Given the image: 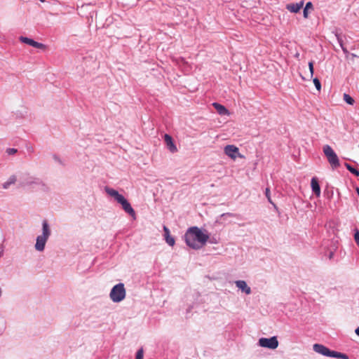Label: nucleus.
I'll return each instance as SVG.
<instances>
[{"mask_svg": "<svg viewBox=\"0 0 359 359\" xmlns=\"http://www.w3.org/2000/svg\"><path fill=\"white\" fill-rule=\"evenodd\" d=\"M187 245L193 249H200L208 241L209 236L197 226L189 228L184 235Z\"/></svg>", "mask_w": 359, "mask_h": 359, "instance_id": "nucleus-1", "label": "nucleus"}, {"mask_svg": "<svg viewBox=\"0 0 359 359\" xmlns=\"http://www.w3.org/2000/svg\"><path fill=\"white\" fill-rule=\"evenodd\" d=\"M104 191L109 196L113 197L118 203L121 205L122 208L126 213L130 215L134 219L136 218L134 209L132 208L128 200L122 194H120L118 191L109 187H106L104 188Z\"/></svg>", "mask_w": 359, "mask_h": 359, "instance_id": "nucleus-2", "label": "nucleus"}, {"mask_svg": "<svg viewBox=\"0 0 359 359\" xmlns=\"http://www.w3.org/2000/svg\"><path fill=\"white\" fill-rule=\"evenodd\" d=\"M104 191L109 196L113 197L118 203L121 205L122 208L126 213L130 215L134 219L136 218L134 209L132 208L128 200L122 194H120L118 191L109 187H106L104 188Z\"/></svg>", "mask_w": 359, "mask_h": 359, "instance_id": "nucleus-3", "label": "nucleus"}, {"mask_svg": "<svg viewBox=\"0 0 359 359\" xmlns=\"http://www.w3.org/2000/svg\"><path fill=\"white\" fill-rule=\"evenodd\" d=\"M51 231L49 224L46 220L42 222V233L39 235L36 239L34 245L35 250L38 252H43L45 249L46 243L48 241Z\"/></svg>", "mask_w": 359, "mask_h": 359, "instance_id": "nucleus-4", "label": "nucleus"}, {"mask_svg": "<svg viewBox=\"0 0 359 359\" xmlns=\"http://www.w3.org/2000/svg\"><path fill=\"white\" fill-rule=\"evenodd\" d=\"M22 184L32 189L36 188L43 192H48L50 190L49 187L41 178L34 175L25 176Z\"/></svg>", "mask_w": 359, "mask_h": 359, "instance_id": "nucleus-5", "label": "nucleus"}, {"mask_svg": "<svg viewBox=\"0 0 359 359\" xmlns=\"http://www.w3.org/2000/svg\"><path fill=\"white\" fill-rule=\"evenodd\" d=\"M126 295V291L123 283H118L115 285L111 290L109 297L114 303L122 302Z\"/></svg>", "mask_w": 359, "mask_h": 359, "instance_id": "nucleus-6", "label": "nucleus"}, {"mask_svg": "<svg viewBox=\"0 0 359 359\" xmlns=\"http://www.w3.org/2000/svg\"><path fill=\"white\" fill-rule=\"evenodd\" d=\"M323 152L327 157L328 162L333 168H336L339 166L338 156L330 145L327 144L323 147Z\"/></svg>", "mask_w": 359, "mask_h": 359, "instance_id": "nucleus-7", "label": "nucleus"}, {"mask_svg": "<svg viewBox=\"0 0 359 359\" xmlns=\"http://www.w3.org/2000/svg\"><path fill=\"white\" fill-rule=\"evenodd\" d=\"M258 345L269 349H276L278 346V341L276 337H271L270 338L262 337L259 339Z\"/></svg>", "mask_w": 359, "mask_h": 359, "instance_id": "nucleus-8", "label": "nucleus"}, {"mask_svg": "<svg viewBox=\"0 0 359 359\" xmlns=\"http://www.w3.org/2000/svg\"><path fill=\"white\" fill-rule=\"evenodd\" d=\"M313 349L315 352L327 357H332L333 351L330 350L324 345L315 344L313 346Z\"/></svg>", "mask_w": 359, "mask_h": 359, "instance_id": "nucleus-9", "label": "nucleus"}, {"mask_svg": "<svg viewBox=\"0 0 359 359\" xmlns=\"http://www.w3.org/2000/svg\"><path fill=\"white\" fill-rule=\"evenodd\" d=\"M224 154L232 159H236L239 155V149L237 147L229 144L224 149Z\"/></svg>", "mask_w": 359, "mask_h": 359, "instance_id": "nucleus-10", "label": "nucleus"}, {"mask_svg": "<svg viewBox=\"0 0 359 359\" xmlns=\"http://www.w3.org/2000/svg\"><path fill=\"white\" fill-rule=\"evenodd\" d=\"M236 287L241 290L243 293H245L247 295L251 294L252 290L250 286L248 285L246 281L243 280H236L234 282Z\"/></svg>", "mask_w": 359, "mask_h": 359, "instance_id": "nucleus-11", "label": "nucleus"}, {"mask_svg": "<svg viewBox=\"0 0 359 359\" xmlns=\"http://www.w3.org/2000/svg\"><path fill=\"white\" fill-rule=\"evenodd\" d=\"M20 41L22 43H25L36 48H43L45 47V46L43 43H39L37 41H34L32 39L25 36H20Z\"/></svg>", "mask_w": 359, "mask_h": 359, "instance_id": "nucleus-12", "label": "nucleus"}, {"mask_svg": "<svg viewBox=\"0 0 359 359\" xmlns=\"http://www.w3.org/2000/svg\"><path fill=\"white\" fill-rule=\"evenodd\" d=\"M164 141L165 142L168 149L172 152L175 153L177 151L176 145L174 144L172 138L170 135L165 134L164 135Z\"/></svg>", "mask_w": 359, "mask_h": 359, "instance_id": "nucleus-13", "label": "nucleus"}, {"mask_svg": "<svg viewBox=\"0 0 359 359\" xmlns=\"http://www.w3.org/2000/svg\"><path fill=\"white\" fill-rule=\"evenodd\" d=\"M311 186L313 192L316 195V196H320V187L318 180L316 177H313L311 182Z\"/></svg>", "mask_w": 359, "mask_h": 359, "instance_id": "nucleus-14", "label": "nucleus"}, {"mask_svg": "<svg viewBox=\"0 0 359 359\" xmlns=\"http://www.w3.org/2000/svg\"><path fill=\"white\" fill-rule=\"evenodd\" d=\"M163 231L165 232V242L170 246H173L175 245V238L170 235V230H169V229L167 226H163Z\"/></svg>", "mask_w": 359, "mask_h": 359, "instance_id": "nucleus-15", "label": "nucleus"}, {"mask_svg": "<svg viewBox=\"0 0 359 359\" xmlns=\"http://www.w3.org/2000/svg\"><path fill=\"white\" fill-rule=\"evenodd\" d=\"M303 5H304L303 1H300V2L296 3V4H287V9L292 13H296L300 11V9L302 8Z\"/></svg>", "mask_w": 359, "mask_h": 359, "instance_id": "nucleus-16", "label": "nucleus"}, {"mask_svg": "<svg viewBox=\"0 0 359 359\" xmlns=\"http://www.w3.org/2000/svg\"><path fill=\"white\" fill-rule=\"evenodd\" d=\"M212 106L217 110V111L218 112L219 114L222 115V116L229 114V111L226 109V108L224 106H223L217 102L212 103Z\"/></svg>", "mask_w": 359, "mask_h": 359, "instance_id": "nucleus-17", "label": "nucleus"}, {"mask_svg": "<svg viewBox=\"0 0 359 359\" xmlns=\"http://www.w3.org/2000/svg\"><path fill=\"white\" fill-rule=\"evenodd\" d=\"M16 182V177L15 175L11 176L7 182L3 184L4 189H8L11 184H14Z\"/></svg>", "mask_w": 359, "mask_h": 359, "instance_id": "nucleus-18", "label": "nucleus"}, {"mask_svg": "<svg viewBox=\"0 0 359 359\" xmlns=\"http://www.w3.org/2000/svg\"><path fill=\"white\" fill-rule=\"evenodd\" d=\"M345 167L347 168L348 171H350L352 174H353L355 176H359V170L352 167L349 163H345L344 164Z\"/></svg>", "mask_w": 359, "mask_h": 359, "instance_id": "nucleus-19", "label": "nucleus"}, {"mask_svg": "<svg viewBox=\"0 0 359 359\" xmlns=\"http://www.w3.org/2000/svg\"><path fill=\"white\" fill-rule=\"evenodd\" d=\"M332 357L340 359H348V356L346 354L337 352L334 351H333Z\"/></svg>", "mask_w": 359, "mask_h": 359, "instance_id": "nucleus-20", "label": "nucleus"}, {"mask_svg": "<svg viewBox=\"0 0 359 359\" xmlns=\"http://www.w3.org/2000/svg\"><path fill=\"white\" fill-rule=\"evenodd\" d=\"M335 36H336V38H337V41H338V43H339V46H340V47H341V49L343 50V51H344V53H348L347 49L344 46L343 39H342V38H341V36L340 34H337H337H335Z\"/></svg>", "mask_w": 359, "mask_h": 359, "instance_id": "nucleus-21", "label": "nucleus"}, {"mask_svg": "<svg viewBox=\"0 0 359 359\" xmlns=\"http://www.w3.org/2000/svg\"><path fill=\"white\" fill-rule=\"evenodd\" d=\"M344 100L348 104L353 105L355 103V100L348 94L344 93L343 95Z\"/></svg>", "mask_w": 359, "mask_h": 359, "instance_id": "nucleus-22", "label": "nucleus"}, {"mask_svg": "<svg viewBox=\"0 0 359 359\" xmlns=\"http://www.w3.org/2000/svg\"><path fill=\"white\" fill-rule=\"evenodd\" d=\"M313 7V5L311 2H308L306 4V6L304 9V17L305 18H306L308 17V11H309V8H311Z\"/></svg>", "mask_w": 359, "mask_h": 359, "instance_id": "nucleus-23", "label": "nucleus"}, {"mask_svg": "<svg viewBox=\"0 0 359 359\" xmlns=\"http://www.w3.org/2000/svg\"><path fill=\"white\" fill-rule=\"evenodd\" d=\"M143 356H144V351H143V348H140L137 353H136V356H135V359H143Z\"/></svg>", "mask_w": 359, "mask_h": 359, "instance_id": "nucleus-24", "label": "nucleus"}, {"mask_svg": "<svg viewBox=\"0 0 359 359\" xmlns=\"http://www.w3.org/2000/svg\"><path fill=\"white\" fill-rule=\"evenodd\" d=\"M313 83H314L316 89L318 90H320V89H321V84H320V82L318 80V79L315 78V79H313Z\"/></svg>", "mask_w": 359, "mask_h": 359, "instance_id": "nucleus-25", "label": "nucleus"}, {"mask_svg": "<svg viewBox=\"0 0 359 359\" xmlns=\"http://www.w3.org/2000/svg\"><path fill=\"white\" fill-rule=\"evenodd\" d=\"M309 72H310V78H312L313 75V61H310L309 62Z\"/></svg>", "mask_w": 359, "mask_h": 359, "instance_id": "nucleus-26", "label": "nucleus"}, {"mask_svg": "<svg viewBox=\"0 0 359 359\" xmlns=\"http://www.w3.org/2000/svg\"><path fill=\"white\" fill-rule=\"evenodd\" d=\"M265 195H266V197L268 199V201L271 203V204H273L271 198V196H270V190L269 188H266V191H265Z\"/></svg>", "mask_w": 359, "mask_h": 359, "instance_id": "nucleus-27", "label": "nucleus"}, {"mask_svg": "<svg viewBox=\"0 0 359 359\" xmlns=\"http://www.w3.org/2000/svg\"><path fill=\"white\" fill-rule=\"evenodd\" d=\"M18 150L16 149H14V148H9L6 150V153L8 154V155H13L15 154V153H17Z\"/></svg>", "mask_w": 359, "mask_h": 359, "instance_id": "nucleus-28", "label": "nucleus"}, {"mask_svg": "<svg viewBox=\"0 0 359 359\" xmlns=\"http://www.w3.org/2000/svg\"><path fill=\"white\" fill-rule=\"evenodd\" d=\"M354 239L358 245H359V232L356 231L354 235Z\"/></svg>", "mask_w": 359, "mask_h": 359, "instance_id": "nucleus-29", "label": "nucleus"}, {"mask_svg": "<svg viewBox=\"0 0 359 359\" xmlns=\"http://www.w3.org/2000/svg\"><path fill=\"white\" fill-rule=\"evenodd\" d=\"M225 216L233 217V216H234V215L232 213H230V212H227V213H224L221 215V217H225Z\"/></svg>", "mask_w": 359, "mask_h": 359, "instance_id": "nucleus-30", "label": "nucleus"}, {"mask_svg": "<svg viewBox=\"0 0 359 359\" xmlns=\"http://www.w3.org/2000/svg\"><path fill=\"white\" fill-rule=\"evenodd\" d=\"M334 252L331 251L328 255L329 259H332L334 257Z\"/></svg>", "mask_w": 359, "mask_h": 359, "instance_id": "nucleus-31", "label": "nucleus"}, {"mask_svg": "<svg viewBox=\"0 0 359 359\" xmlns=\"http://www.w3.org/2000/svg\"><path fill=\"white\" fill-rule=\"evenodd\" d=\"M355 334L359 336V327H358L355 330Z\"/></svg>", "mask_w": 359, "mask_h": 359, "instance_id": "nucleus-32", "label": "nucleus"}, {"mask_svg": "<svg viewBox=\"0 0 359 359\" xmlns=\"http://www.w3.org/2000/svg\"><path fill=\"white\" fill-rule=\"evenodd\" d=\"M356 192H357V194H358V196H359V188H357V189H356Z\"/></svg>", "mask_w": 359, "mask_h": 359, "instance_id": "nucleus-33", "label": "nucleus"}, {"mask_svg": "<svg viewBox=\"0 0 359 359\" xmlns=\"http://www.w3.org/2000/svg\"><path fill=\"white\" fill-rule=\"evenodd\" d=\"M39 1H41V2H44L45 1V0H39Z\"/></svg>", "mask_w": 359, "mask_h": 359, "instance_id": "nucleus-34", "label": "nucleus"}]
</instances>
